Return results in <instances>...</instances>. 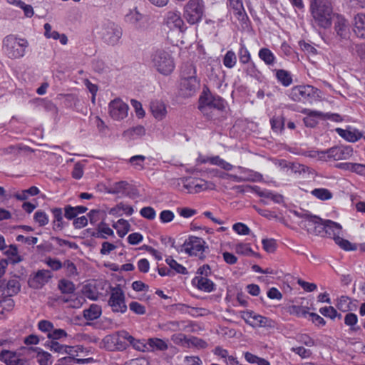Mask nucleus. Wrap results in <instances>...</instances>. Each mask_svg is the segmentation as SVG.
Listing matches in <instances>:
<instances>
[{"instance_id":"obj_1","label":"nucleus","mask_w":365,"mask_h":365,"mask_svg":"<svg viewBox=\"0 0 365 365\" xmlns=\"http://www.w3.org/2000/svg\"><path fill=\"white\" fill-rule=\"evenodd\" d=\"M309 12L314 23L324 29L331 26L333 17L336 16L332 0H310Z\"/></svg>"},{"instance_id":"obj_2","label":"nucleus","mask_w":365,"mask_h":365,"mask_svg":"<svg viewBox=\"0 0 365 365\" xmlns=\"http://www.w3.org/2000/svg\"><path fill=\"white\" fill-rule=\"evenodd\" d=\"M342 226L336 222L330 220H324V228L323 237H329L334 240V242L344 251H354L356 245L352 244L348 240L343 238Z\"/></svg>"},{"instance_id":"obj_3","label":"nucleus","mask_w":365,"mask_h":365,"mask_svg":"<svg viewBox=\"0 0 365 365\" xmlns=\"http://www.w3.org/2000/svg\"><path fill=\"white\" fill-rule=\"evenodd\" d=\"M150 65L163 76L170 75L175 68L172 56L160 48L155 49L150 53Z\"/></svg>"},{"instance_id":"obj_4","label":"nucleus","mask_w":365,"mask_h":365,"mask_svg":"<svg viewBox=\"0 0 365 365\" xmlns=\"http://www.w3.org/2000/svg\"><path fill=\"white\" fill-rule=\"evenodd\" d=\"M29 42L25 38L9 34L2 41V50L5 55L11 59H18L24 56Z\"/></svg>"},{"instance_id":"obj_5","label":"nucleus","mask_w":365,"mask_h":365,"mask_svg":"<svg viewBox=\"0 0 365 365\" xmlns=\"http://www.w3.org/2000/svg\"><path fill=\"white\" fill-rule=\"evenodd\" d=\"M354 153L352 146L339 145L330 148L315 151L312 157H317L319 160L324 162L339 161L349 159Z\"/></svg>"},{"instance_id":"obj_6","label":"nucleus","mask_w":365,"mask_h":365,"mask_svg":"<svg viewBox=\"0 0 365 365\" xmlns=\"http://www.w3.org/2000/svg\"><path fill=\"white\" fill-rule=\"evenodd\" d=\"M120 336L126 339L133 347L138 351H145L148 349V344L145 343L144 340L136 339L127 331H122ZM103 341L106 344H108L107 348L111 350H119L124 348V346L119 343L120 335L118 334L108 335L103 339Z\"/></svg>"},{"instance_id":"obj_7","label":"nucleus","mask_w":365,"mask_h":365,"mask_svg":"<svg viewBox=\"0 0 365 365\" xmlns=\"http://www.w3.org/2000/svg\"><path fill=\"white\" fill-rule=\"evenodd\" d=\"M203 0H188L183 8V17L190 25L199 24L205 16Z\"/></svg>"},{"instance_id":"obj_8","label":"nucleus","mask_w":365,"mask_h":365,"mask_svg":"<svg viewBox=\"0 0 365 365\" xmlns=\"http://www.w3.org/2000/svg\"><path fill=\"white\" fill-rule=\"evenodd\" d=\"M206 248V242L202 238L189 236L182 244L181 251L190 257H196L203 260L205 258L204 252Z\"/></svg>"},{"instance_id":"obj_9","label":"nucleus","mask_w":365,"mask_h":365,"mask_svg":"<svg viewBox=\"0 0 365 365\" xmlns=\"http://www.w3.org/2000/svg\"><path fill=\"white\" fill-rule=\"evenodd\" d=\"M225 101L220 96L212 94L209 89L203 90L199 98V110L206 113L207 108L222 111L225 109Z\"/></svg>"},{"instance_id":"obj_10","label":"nucleus","mask_w":365,"mask_h":365,"mask_svg":"<svg viewBox=\"0 0 365 365\" xmlns=\"http://www.w3.org/2000/svg\"><path fill=\"white\" fill-rule=\"evenodd\" d=\"M97 31L102 40L108 45H115L122 36V29L112 21L103 23Z\"/></svg>"},{"instance_id":"obj_11","label":"nucleus","mask_w":365,"mask_h":365,"mask_svg":"<svg viewBox=\"0 0 365 365\" xmlns=\"http://www.w3.org/2000/svg\"><path fill=\"white\" fill-rule=\"evenodd\" d=\"M108 304L112 312L115 314H125L128 310L125 304V296L119 284L115 287L110 286V296Z\"/></svg>"},{"instance_id":"obj_12","label":"nucleus","mask_w":365,"mask_h":365,"mask_svg":"<svg viewBox=\"0 0 365 365\" xmlns=\"http://www.w3.org/2000/svg\"><path fill=\"white\" fill-rule=\"evenodd\" d=\"M318 89L310 85H299L288 91L289 98L296 102L310 101L317 94Z\"/></svg>"},{"instance_id":"obj_13","label":"nucleus","mask_w":365,"mask_h":365,"mask_svg":"<svg viewBox=\"0 0 365 365\" xmlns=\"http://www.w3.org/2000/svg\"><path fill=\"white\" fill-rule=\"evenodd\" d=\"M180 190L187 193H198L209 189V183L202 179L193 177L182 178L178 180Z\"/></svg>"},{"instance_id":"obj_14","label":"nucleus","mask_w":365,"mask_h":365,"mask_svg":"<svg viewBox=\"0 0 365 365\" xmlns=\"http://www.w3.org/2000/svg\"><path fill=\"white\" fill-rule=\"evenodd\" d=\"M128 110V105L118 98L113 99L108 104L109 115L114 120L120 121L127 118Z\"/></svg>"},{"instance_id":"obj_15","label":"nucleus","mask_w":365,"mask_h":365,"mask_svg":"<svg viewBox=\"0 0 365 365\" xmlns=\"http://www.w3.org/2000/svg\"><path fill=\"white\" fill-rule=\"evenodd\" d=\"M245 322L253 328H273L274 322L268 317L255 313L254 311L248 310L245 312Z\"/></svg>"},{"instance_id":"obj_16","label":"nucleus","mask_w":365,"mask_h":365,"mask_svg":"<svg viewBox=\"0 0 365 365\" xmlns=\"http://www.w3.org/2000/svg\"><path fill=\"white\" fill-rule=\"evenodd\" d=\"M302 227L311 235L322 237L324 220L317 216H309L302 222Z\"/></svg>"},{"instance_id":"obj_17","label":"nucleus","mask_w":365,"mask_h":365,"mask_svg":"<svg viewBox=\"0 0 365 365\" xmlns=\"http://www.w3.org/2000/svg\"><path fill=\"white\" fill-rule=\"evenodd\" d=\"M200 79L197 76L180 78V94L185 98L193 96L200 88Z\"/></svg>"},{"instance_id":"obj_18","label":"nucleus","mask_w":365,"mask_h":365,"mask_svg":"<svg viewBox=\"0 0 365 365\" xmlns=\"http://www.w3.org/2000/svg\"><path fill=\"white\" fill-rule=\"evenodd\" d=\"M235 189H236L240 192H250L253 190L258 194L259 196L270 199L276 203H280L283 201V197L282 195L274 193L267 190H261L258 186H255L252 187L250 185H237L235 187Z\"/></svg>"},{"instance_id":"obj_19","label":"nucleus","mask_w":365,"mask_h":365,"mask_svg":"<svg viewBox=\"0 0 365 365\" xmlns=\"http://www.w3.org/2000/svg\"><path fill=\"white\" fill-rule=\"evenodd\" d=\"M334 22V31L341 41L350 38V29L347 20L341 14H336Z\"/></svg>"},{"instance_id":"obj_20","label":"nucleus","mask_w":365,"mask_h":365,"mask_svg":"<svg viewBox=\"0 0 365 365\" xmlns=\"http://www.w3.org/2000/svg\"><path fill=\"white\" fill-rule=\"evenodd\" d=\"M52 277L51 271L48 269H40L31 275L28 284L30 287L34 289H40L45 285Z\"/></svg>"},{"instance_id":"obj_21","label":"nucleus","mask_w":365,"mask_h":365,"mask_svg":"<svg viewBox=\"0 0 365 365\" xmlns=\"http://www.w3.org/2000/svg\"><path fill=\"white\" fill-rule=\"evenodd\" d=\"M164 23L170 30L178 29L182 31L184 26V21L180 13L178 11L167 12L164 19Z\"/></svg>"},{"instance_id":"obj_22","label":"nucleus","mask_w":365,"mask_h":365,"mask_svg":"<svg viewBox=\"0 0 365 365\" xmlns=\"http://www.w3.org/2000/svg\"><path fill=\"white\" fill-rule=\"evenodd\" d=\"M227 6L239 21H244L248 19L242 0H227Z\"/></svg>"},{"instance_id":"obj_23","label":"nucleus","mask_w":365,"mask_h":365,"mask_svg":"<svg viewBox=\"0 0 365 365\" xmlns=\"http://www.w3.org/2000/svg\"><path fill=\"white\" fill-rule=\"evenodd\" d=\"M336 133L348 142L355 143L362 138L363 133L356 128L349 127L347 129L336 128Z\"/></svg>"},{"instance_id":"obj_24","label":"nucleus","mask_w":365,"mask_h":365,"mask_svg":"<svg viewBox=\"0 0 365 365\" xmlns=\"http://www.w3.org/2000/svg\"><path fill=\"white\" fill-rule=\"evenodd\" d=\"M192 284L197 289L210 293L215 290V283L207 277L196 276L192 279Z\"/></svg>"},{"instance_id":"obj_25","label":"nucleus","mask_w":365,"mask_h":365,"mask_svg":"<svg viewBox=\"0 0 365 365\" xmlns=\"http://www.w3.org/2000/svg\"><path fill=\"white\" fill-rule=\"evenodd\" d=\"M0 361L9 365H25V361L20 359L16 351L3 349L0 352Z\"/></svg>"},{"instance_id":"obj_26","label":"nucleus","mask_w":365,"mask_h":365,"mask_svg":"<svg viewBox=\"0 0 365 365\" xmlns=\"http://www.w3.org/2000/svg\"><path fill=\"white\" fill-rule=\"evenodd\" d=\"M275 78L284 87H288L293 83L292 75L284 69H274Z\"/></svg>"},{"instance_id":"obj_27","label":"nucleus","mask_w":365,"mask_h":365,"mask_svg":"<svg viewBox=\"0 0 365 365\" xmlns=\"http://www.w3.org/2000/svg\"><path fill=\"white\" fill-rule=\"evenodd\" d=\"M353 31L360 38H365V14H358L354 17Z\"/></svg>"},{"instance_id":"obj_28","label":"nucleus","mask_w":365,"mask_h":365,"mask_svg":"<svg viewBox=\"0 0 365 365\" xmlns=\"http://www.w3.org/2000/svg\"><path fill=\"white\" fill-rule=\"evenodd\" d=\"M51 212L53 215V230L55 231L62 230L64 227L62 209L60 207H53L51 209Z\"/></svg>"},{"instance_id":"obj_29","label":"nucleus","mask_w":365,"mask_h":365,"mask_svg":"<svg viewBox=\"0 0 365 365\" xmlns=\"http://www.w3.org/2000/svg\"><path fill=\"white\" fill-rule=\"evenodd\" d=\"M44 27V36L47 38H53L54 40L58 39L62 45H66L68 43V38L66 34H60L56 31H52V27L50 24L46 23Z\"/></svg>"},{"instance_id":"obj_30","label":"nucleus","mask_w":365,"mask_h":365,"mask_svg":"<svg viewBox=\"0 0 365 365\" xmlns=\"http://www.w3.org/2000/svg\"><path fill=\"white\" fill-rule=\"evenodd\" d=\"M150 110L155 118L163 120L167 114L165 105L158 101H153L150 104Z\"/></svg>"},{"instance_id":"obj_31","label":"nucleus","mask_w":365,"mask_h":365,"mask_svg":"<svg viewBox=\"0 0 365 365\" xmlns=\"http://www.w3.org/2000/svg\"><path fill=\"white\" fill-rule=\"evenodd\" d=\"M258 56L267 66H273L276 62V56L268 48H261L258 52Z\"/></svg>"},{"instance_id":"obj_32","label":"nucleus","mask_w":365,"mask_h":365,"mask_svg":"<svg viewBox=\"0 0 365 365\" xmlns=\"http://www.w3.org/2000/svg\"><path fill=\"white\" fill-rule=\"evenodd\" d=\"M102 314L101 307L96 304H92L88 309L83 311V317L86 319L93 321L100 317Z\"/></svg>"},{"instance_id":"obj_33","label":"nucleus","mask_w":365,"mask_h":365,"mask_svg":"<svg viewBox=\"0 0 365 365\" xmlns=\"http://www.w3.org/2000/svg\"><path fill=\"white\" fill-rule=\"evenodd\" d=\"M147 344L152 351H165L168 349L167 342L160 338H149L147 341Z\"/></svg>"},{"instance_id":"obj_34","label":"nucleus","mask_w":365,"mask_h":365,"mask_svg":"<svg viewBox=\"0 0 365 365\" xmlns=\"http://www.w3.org/2000/svg\"><path fill=\"white\" fill-rule=\"evenodd\" d=\"M9 261L13 264H17L24 260L23 256L19 254L18 247L16 245H11L6 251Z\"/></svg>"},{"instance_id":"obj_35","label":"nucleus","mask_w":365,"mask_h":365,"mask_svg":"<svg viewBox=\"0 0 365 365\" xmlns=\"http://www.w3.org/2000/svg\"><path fill=\"white\" fill-rule=\"evenodd\" d=\"M311 195L315 198L322 200H329L333 197V193L327 188H314L311 191Z\"/></svg>"},{"instance_id":"obj_36","label":"nucleus","mask_w":365,"mask_h":365,"mask_svg":"<svg viewBox=\"0 0 365 365\" xmlns=\"http://www.w3.org/2000/svg\"><path fill=\"white\" fill-rule=\"evenodd\" d=\"M237 55L242 65L248 64L252 61L251 53L244 43H240Z\"/></svg>"},{"instance_id":"obj_37","label":"nucleus","mask_w":365,"mask_h":365,"mask_svg":"<svg viewBox=\"0 0 365 365\" xmlns=\"http://www.w3.org/2000/svg\"><path fill=\"white\" fill-rule=\"evenodd\" d=\"M165 262L171 269L175 271V272L181 274H187V268L182 264L178 263L175 259L173 258L172 256H168L165 258Z\"/></svg>"},{"instance_id":"obj_38","label":"nucleus","mask_w":365,"mask_h":365,"mask_svg":"<svg viewBox=\"0 0 365 365\" xmlns=\"http://www.w3.org/2000/svg\"><path fill=\"white\" fill-rule=\"evenodd\" d=\"M304 114L307 115V117L304 118L303 120L307 127L314 128L316 126L317 122L316 120L312 118V117L319 116L320 113L315 110H311L309 109H304L302 112Z\"/></svg>"},{"instance_id":"obj_39","label":"nucleus","mask_w":365,"mask_h":365,"mask_svg":"<svg viewBox=\"0 0 365 365\" xmlns=\"http://www.w3.org/2000/svg\"><path fill=\"white\" fill-rule=\"evenodd\" d=\"M113 227L117 230V234L120 237H123L129 231L130 225L126 220L120 219Z\"/></svg>"},{"instance_id":"obj_40","label":"nucleus","mask_w":365,"mask_h":365,"mask_svg":"<svg viewBox=\"0 0 365 365\" xmlns=\"http://www.w3.org/2000/svg\"><path fill=\"white\" fill-rule=\"evenodd\" d=\"M113 230L105 222H101L98 226V232L96 235L98 238L106 239L107 236H113Z\"/></svg>"},{"instance_id":"obj_41","label":"nucleus","mask_w":365,"mask_h":365,"mask_svg":"<svg viewBox=\"0 0 365 365\" xmlns=\"http://www.w3.org/2000/svg\"><path fill=\"white\" fill-rule=\"evenodd\" d=\"M235 250L240 255L254 256L255 255L249 243H238L235 245Z\"/></svg>"},{"instance_id":"obj_42","label":"nucleus","mask_w":365,"mask_h":365,"mask_svg":"<svg viewBox=\"0 0 365 365\" xmlns=\"http://www.w3.org/2000/svg\"><path fill=\"white\" fill-rule=\"evenodd\" d=\"M351 299L347 296H341L338 298L336 307V308L343 312H346L351 310Z\"/></svg>"},{"instance_id":"obj_43","label":"nucleus","mask_w":365,"mask_h":365,"mask_svg":"<svg viewBox=\"0 0 365 365\" xmlns=\"http://www.w3.org/2000/svg\"><path fill=\"white\" fill-rule=\"evenodd\" d=\"M222 62L224 66L227 68H232L237 63V56L232 50H229L225 54Z\"/></svg>"},{"instance_id":"obj_44","label":"nucleus","mask_w":365,"mask_h":365,"mask_svg":"<svg viewBox=\"0 0 365 365\" xmlns=\"http://www.w3.org/2000/svg\"><path fill=\"white\" fill-rule=\"evenodd\" d=\"M349 50L353 55H356L361 61L365 63V43L354 44Z\"/></svg>"},{"instance_id":"obj_45","label":"nucleus","mask_w":365,"mask_h":365,"mask_svg":"<svg viewBox=\"0 0 365 365\" xmlns=\"http://www.w3.org/2000/svg\"><path fill=\"white\" fill-rule=\"evenodd\" d=\"M58 289L63 294H71L75 291L74 284L67 279H61L58 284Z\"/></svg>"},{"instance_id":"obj_46","label":"nucleus","mask_w":365,"mask_h":365,"mask_svg":"<svg viewBox=\"0 0 365 365\" xmlns=\"http://www.w3.org/2000/svg\"><path fill=\"white\" fill-rule=\"evenodd\" d=\"M270 125L274 132H282L284 128V118L282 116H274L270 119Z\"/></svg>"},{"instance_id":"obj_47","label":"nucleus","mask_w":365,"mask_h":365,"mask_svg":"<svg viewBox=\"0 0 365 365\" xmlns=\"http://www.w3.org/2000/svg\"><path fill=\"white\" fill-rule=\"evenodd\" d=\"M125 135L135 139L145 135V129L143 125H138L125 131Z\"/></svg>"},{"instance_id":"obj_48","label":"nucleus","mask_w":365,"mask_h":365,"mask_svg":"<svg viewBox=\"0 0 365 365\" xmlns=\"http://www.w3.org/2000/svg\"><path fill=\"white\" fill-rule=\"evenodd\" d=\"M34 221L38 225L39 227L46 225L49 222L48 215L43 210H37L34 215Z\"/></svg>"},{"instance_id":"obj_49","label":"nucleus","mask_w":365,"mask_h":365,"mask_svg":"<svg viewBox=\"0 0 365 365\" xmlns=\"http://www.w3.org/2000/svg\"><path fill=\"white\" fill-rule=\"evenodd\" d=\"M319 311L321 314L331 319H334L336 317L340 318L341 317V314H339L336 309L331 306L321 307Z\"/></svg>"},{"instance_id":"obj_50","label":"nucleus","mask_w":365,"mask_h":365,"mask_svg":"<svg viewBox=\"0 0 365 365\" xmlns=\"http://www.w3.org/2000/svg\"><path fill=\"white\" fill-rule=\"evenodd\" d=\"M52 356L47 351L40 349L36 354L37 362L40 365H49L51 364Z\"/></svg>"},{"instance_id":"obj_51","label":"nucleus","mask_w":365,"mask_h":365,"mask_svg":"<svg viewBox=\"0 0 365 365\" xmlns=\"http://www.w3.org/2000/svg\"><path fill=\"white\" fill-rule=\"evenodd\" d=\"M145 158V156L143 155H136L132 156L129 159V162L135 169L142 170L145 168L144 161Z\"/></svg>"},{"instance_id":"obj_52","label":"nucleus","mask_w":365,"mask_h":365,"mask_svg":"<svg viewBox=\"0 0 365 365\" xmlns=\"http://www.w3.org/2000/svg\"><path fill=\"white\" fill-rule=\"evenodd\" d=\"M14 301L11 298H4L0 300V314H4L10 312L14 307Z\"/></svg>"},{"instance_id":"obj_53","label":"nucleus","mask_w":365,"mask_h":365,"mask_svg":"<svg viewBox=\"0 0 365 365\" xmlns=\"http://www.w3.org/2000/svg\"><path fill=\"white\" fill-rule=\"evenodd\" d=\"M290 313L296 315L298 317L306 318L310 312H309V307L298 305H293L290 307Z\"/></svg>"},{"instance_id":"obj_54","label":"nucleus","mask_w":365,"mask_h":365,"mask_svg":"<svg viewBox=\"0 0 365 365\" xmlns=\"http://www.w3.org/2000/svg\"><path fill=\"white\" fill-rule=\"evenodd\" d=\"M243 170H244L245 173L247 171L245 169H243ZM224 175L227 178H230V180H232L235 182H237L255 180L252 174H248V175L245 174L244 175H234V174L225 173Z\"/></svg>"},{"instance_id":"obj_55","label":"nucleus","mask_w":365,"mask_h":365,"mask_svg":"<svg viewBox=\"0 0 365 365\" xmlns=\"http://www.w3.org/2000/svg\"><path fill=\"white\" fill-rule=\"evenodd\" d=\"M46 346L48 347L51 351L58 354H64L66 345L61 344L57 341L50 340L46 341Z\"/></svg>"},{"instance_id":"obj_56","label":"nucleus","mask_w":365,"mask_h":365,"mask_svg":"<svg viewBox=\"0 0 365 365\" xmlns=\"http://www.w3.org/2000/svg\"><path fill=\"white\" fill-rule=\"evenodd\" d=\"M197 76V70L195 66L192 63L185 64L181 71L180 78Z\"/></svg>"},{"instance_id":"obj_57","label":"nucleus","mask_w":365,"mask_h":365,"mask_svg":"<svg viewBox=\"0 0 365 365\" xmlns=\"http://www.w3.org/2000/svg\"><path fill=\"white\" fill-rule=\"evenodd\" d=\"M262 245L263 249L269 253H273L275 252L277 249V243L276 240L271 239H263L262 240Z\"/></svg>"},{"instance_id":"obj_58","label":"nucleus","mask_w":365,"mask_h":365,"mask_svg":"<svg viewBox=\"0 0 365 365\" xmlns=\"http://www.w3.org/2000/svg\"><path fill=\"white\" fill-rule=\"evenodd\" d=\"M358 323V317L356 314L349 312L344 317V324L351 327V330L356 331L354 326Z\"/></svg>"},{"instance_id":"obj_59","label":"nucleus","mask_w":365,"mask_h":365,"mask_svg":"<svg viewBox=\"0 0 365 365\" xmlns=\"http://www.w3.org/2000/svg\"><path fill=\"white\" fill-rule=\"evenodd\" d=\"M140 215L147 220H153L156 217V212L153 207L147 206L140 209Z\"/></svg>"},{"instance_id":"obj_60","label":"nucleus","mask_w":365,"mask_h":365,"mask_svg":"<svg viewBox=\"0 0 365 365\" xmlns=\"http://www.w3.org/2000/svg\"><path fill=\"white\" fill-rule=\"evenodd\" d=\"M129 308L131 312L138 315H143L146 312L145 307L136 301L131 302L129 304Z\"/></svg>"},{"instance_id":"obj_61","label":"nucleus","mask_w":365,"mask_h":365,"mask_svg":"<svg viewBox=\"0 0 365 365\" xmlns=\"http://www.w3.org/2000/svg\"><path fill=\"white\" fill-rule=\"evenodd\" d=\"M232 230L237 234L240 235H247L250 234V230L247 225L242 222L235 223L232 226Z\"/></svg>"},{"instance_id":"obj_62","label":"nucleus","mask_w":365,"mask_h":365,"mask_svg":"<svg viewBox=\"0 0 365 365\" xmlns=\"http://www.w3.org/2000/svg\"><path fill=\"white\" fill-rule=\"evenodd\" d=\"M297 341L307 346H314L315 345L314 340L307 334H299L297 337Z\"/></svg>"},{"instance_id":"obj_63","label":"nucleus","mask_w":365,"mask_h":365,"mask_svg":"<svg viewBox=\"0 0 365 365\" xmlns=\"http://www.w3.org/2000/svg\"><path fill=\"white\" fill-rule=\"evenodd\" d=\"M291 351L299 355L302 359H308L312 354V352L310 349H305L303 346L292 347Z\"/></svg>"},{"instance_id":"obj_64","label":"nucleus","mask_w":365,"mask_h":365,"mask_svg":"<svg viewBox=\"0 0 365 365\" xmlns=\"http://www.w3.org/2000/svg\"><path fill=\"white\" fill-rule=\"evenodd\" d=\"M159 218L162 223H168L174 220L175 214L171 210H165L161 211V212L160 213Z\"/></svg>"}]
</instances>
